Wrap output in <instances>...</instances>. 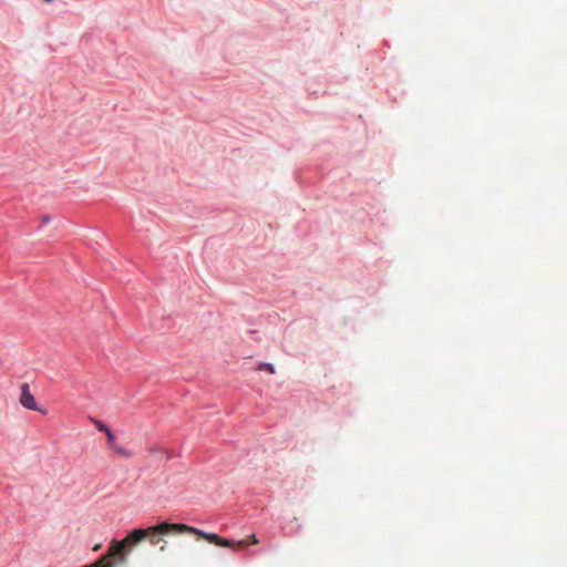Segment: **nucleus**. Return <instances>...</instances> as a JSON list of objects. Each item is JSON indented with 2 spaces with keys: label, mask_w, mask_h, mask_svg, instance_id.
Masks as SVG:
<instances>
[{
  "label": "nucleus",
  "mask_w": 567,
  "mask_h": 567,
  "mask_svg": "<svg viewBox=\"0 0 567 567\" xmlns=\"http://www.w3.org/2000/svg\"><path fill=\"white\" fill-rule=\"evenodd\" d=\"M44 1L48 2V3H51L53 0H44Z\"/></svg>",
  "instance_id": "8"
},
{
  "label": "nucleus",
  "mask_w": 567,
  "mask_h": 567,
  "mask_svg": "<svg viewBox=\"0 0 567 567\" xmlns=\"http://www.w3.org/2000/svg\"><path fill=\"white\" fill-rule=\"evenodd\" d=\"M257 370L258 371H268L271 374L275 373V368L270 363H259L258 367H257Z\"/></svg>",
  "instance_id": "6"
},
{
  "label": "nucleus",
  "mask_w": 567,
  "mask_h": 567,
  "mask_svg": "<svg viewBox=\"0 0 567 567\" xmlns=\"http://www.w3.org/2000/svg\"><path fill=\"white\" fill-rule=\"evenodd\" d=\"M20 389H21V395H20L19 402L23 408L31 410V411H38L41 414L47 413V410L38 406L33 394L30 392L29 384L23 383Z\"/></svg>",
  "instance_id": "2"
},
{
  "label": "nucleus",
  "mask_w": 567,
  "mask_h": 567,
  "mask_svg": "<svg viewBox=\"0 0 567 567\" xmlns=\"http://www.w3.org/2000/svg\"><path fill=\"white\" fill-rule=\"evenodd\" d=\"M185 533L197 535L198 537L204 538L217 546H230L233 544V542L228 540V538L220 537L217 534L205 533L186 524L163 522L158 525L151 526L145 529H134L122 540L113 542L107 550V555L99 560V566L111 564L113 567L114 564L109 561V558L117 557L120 560H122L125 556V549L127 546L138 544L144 539H148L153 546H157L161 543H164L161 546V550L164 551L166 549V542L163 539L164 535Z\"/></svg>",
  "instance_id": "1"
},
{
  "label": "nucleus",
  "mask_w": 567,
  "mask_h": 567,
  "mask_svg": "<svg viewBox=\"0 0 567 567\" xmlns=\"http://www.w3.org/2000/svg\"><path fill=\"white\" fill-rule=\"evenodd\" d=\"M94 423H95L96 427L99 429V431L104 432V433L110 431V429L101 421H95Z\"/></svg>",
  "instance_id": "7"
},
{
  "label": "nucleus",
  "mask_w": 567,
  "mask_h": 567,
  "mask_svg": "<svg viewBox=\"0 0 567 567\" xmlns=\"http://www.w3.org/2000/svg\"><path fill=\"white\" fill-rule=\"evenodd\" d=\"M106 435V439H107V445L112 450L114 447V445H116V437L115 435L113 434V432L110 430L105 433Z\"/></svg>",
  "instance_id": "5"
},
{
  "label": "nucleus",
  "mask_w": 567,
  "mask_h": 567,
  "mask_svg": "<svg viewBox=\"0 0 567 567\" xmlns=\"http://www.w3.org/2000/svg\"><path fill=\"white\" fill-rule=\"evenodd\" d=\"M112 451H114L120 456L126 457V458H130V457H132L134 455L132 451H130V450H127V449H125L123 446H120L118 444L114 445Z\"/></svg>",
  "instance_id": "4"
},
{
  "label": "nucleus",
  "mask_w": 567,
  "mask_h": 567,
  "mask_svg": "<svg viewBox=\"0 0 567 567\" xmlns=\"http://www.w3.org/2000/svg\"><path fill=\"white\" fill-rule=\"evenodd\" d=\"M231 542V539H229ZM259 540L258 538L256 537V535H251V536H248L246 539H243V540H239L238 543H235L233 540V544L229 546V547H233L235 545L239 546V547H245L247 546L248 544H252V545H256L258 544Z\"/></svg>",
  "instance_id": "3"
}]
</instances>
